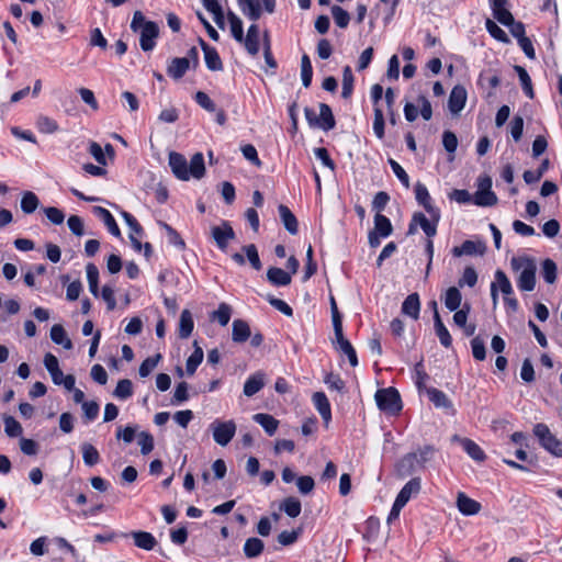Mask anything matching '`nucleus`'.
<instances>
[{"mask_svg":"<svg viewBox=\"0 0 562 562\" xmlns=\"http://www.w3.org/2000/svg\"><path fill=\"white\" fill-rule=\"evenodd\" d=\"M168 159L172 173L179 180L201 179L205 173L204 158L201 153L194 154L190 164L182 154L177 151H170Z\"/></svg>","mask_w":562,"mask_h":562,"instance_id":"obj_1","label":"nucleus"},{"mask_svg":"<svg viewBox=\"0 0 562 562\" xmlns=\"http://www.w3.org/2000/svg\"><path fill=\"white\" fill-rule=\"evenodd\" d=\"M510 266L519 272L518 286L521 291H532L536 285V263L528 257H513Z\"/></svg>","mask_w":562,"mask_h":562,"instance_id":"obj_2","label":"nucleus"},{"mask_svg":"<svg viewBox=\"0 0 562 562\" xmlns=\"http://www.w3.org/2000/svg\"><path fill=\"white\" fill-rule=\"evenodd\" d=\"M374 400L379 409L385 414L397 415L402 411L401 396L393 387L378 390Z\"/></svg>","mask_w":562,"mask_h":562,"instance_id":"obj_3","label":"nucleus"},{"mask_svg":"<svg viewBox=\"0 0 562 562\" xmlns=\"http://www.w3.org/2000/svg\"><path fill=\"white\" fill-rule=\"evenodd\" d=\"M533 434L539 439L540 445L555 457H562V441H560L544 424H537L533 427Z\"/></svg>","mask_w":562,"mask_h":562,"instance_id":"obj_4","label":"nucleus"},{"mask_svg":"<svg viewBox=\"0 0 562 562\" xmlns=\"http://www.w3.org/2000/svg\"><path fill=\"white\" fill-rule=\"evenodd\" d=\"M492 179L487 176L479 178L474 203L479 206H493L497 203L496 194L491 190Z\"/></svg>","mask_w":562,"mask_h":562,"instance_id":"obj_5","label":"nucleus"},{"mask_svg":"<svg viewBox=\"0 0 562 562\" xmlns=\"http://www.w3.org/2000/svg\"><path fill=\"white\" fill-rule=\"evenodd\" d=\"M241 12L250 20L257 21L261 15L260 4L255 0H237ZM265 10L272 13L276 7V0H262Z\"/></svg>","mask_w":562,"mask_h":562,"instance_id":"obj_6","label":"nucleus"},{"mask_svg":"<svg viewBox=\"0 0 562 562\" xmlns=\"http://www.w3.org/2000/svg\"><path fill=\"white\" fill-rule=\"evenodd\" d=\"M235 239L236 234L228 222H222L213 227V240L222 251L226 252L229 244Z\"/></svg>","mask_w":562,"mask_h":562,"instance_id":"obj_7","label":"nucleus"},{"mask_svg":"<svg viewBox=\"0 0 562 562\" xmlns=\"http://www.w3.org/2000/svg\"><path fill=\"white\" fill-rule=\"evenodd\" d=\"M139 32V45L144 52L153 50L156 46V38L159 35V27L155 22L145 24Z\"/></svg>","mask_w":562,"mask_h":562,"instance_id":"obj_8","label":"nucleus"},{"mask_svg":"<svg viewBox=\"0 0 562 562\" xmlns=\"http://www.w3.org/2000/svg\"><path fill=\"white\" fill-rule=\"evenodd\" d=\"M452 442L459 443L467 454L476 462H483L486 459V454L481 449V447L474 442L473 440L464 437H460L459 435H453L451 437Z\"/></svg>","mask_w":562,"mask_h":562,"instance_id":"obj_9","label":"nucleus"},{"mask_svg":"<svg viewBox=\"0 0 562 562\" xmlns=\"http://www.w3.org/2000/svg\"><path fill=\"white\" fill-rule=\"evenodd\" d=\"M236 432V424L233 420L218 423L213 428V439L221 446H226Z\"/></svg>","mask_w":562,"mask_h":562,"instance_id":"obj_10","label":"nucleus"},{"mask_svg":"<svg viewBox=\"0 0 562 562\" xmlns=\"http://www.w3.org/2000/svg\"><path fill=\"white\" fill-rule=\"evenodd\" d=\"M456 506L458 510L464 516L477 515L482 509V505L477 501L469 497L463 492H459L457 494Z\"/></svg>","mask_w":562,"mask_h":562,"instance_id":"obj_11","label":"nucleus"},{"mask_svg":"<svg viewBox=\"0 0 562 562\" xmlns=\"http://www.w3.org/2000/svg\"><path fill=\"white\" fill-rule=\"evenodd\" d=\"M336 348L344 352L352 367L358 364L356 351L349 340L344 337L342 326L334 328Z\"/></svg>","mask_w":562,"mask_h":562,"instance_id":"obj_12","label":"nucleus"},{"mask_svg":"<svg viewBox=\"0 0 562 562\" xmlns=\"http://www.w3.org/2000/svg\"><path fill=\"white\" fill-rule=\"evenodd\" d=\"M467 90L462 86H456L450 92L449 100H448V108L452 114H459L467 101Z\"/></svg>","mask_w":562,"mask_h":562,"instance_id":"obj_13","label":"nucleus"},{"mask_svg":"<svg viewBox=\"0 0 562 562\" xmlns=\"http://www.w3.org/2000/svg\"><path fill=\"white\" fill-rule=\"evenodd\" d=\"M121 537H123V538L132 537L134 540V544L137 548L146 550V551L153 550L157 544L156 538L150 532H147V531L139 530V531H132L131 533L123 532V533H121Z\"/></svg>","mask_w":562,"mask_h":562,"instance_id":"obj_14","label":"nucleus"},{"mask_svg":"<svg viewBox=\"0 0 562 562\" xmlns=\"http://www.w3.org/2000/svg\"><path fill=\"white\" fill-rule=\"evenodd\" d=\"M191 66V59L188 57L172 58L167 67V74L175 80L181 79Z\"/></svg>","mask_w":562,"mask_h":562,"instance_id":"obj_15","label":"nucleus"},{"mask_svg":"<svg viewBox=\"0 0 562 562\" xmlns=\"http://www.w3.org/2000/svg\"><path fill=\"white\" fill-rule=\"evenodd\" d=\"M417 224L420 225L422 229L428 237H432L436 235V225L431 224L429 220L423 213H415L413 215L412 223L408 227V234L413 235L416 233Z\"/></svg>","mask_w":562,"mask_h":562,"instance_id":"obj_16","label":"nucleus"},{"mask_svg":"<svg viewBox=\"0 0 562 562\" xmlns=\"http://www.w3.org/2000/svg\"><path fill=\"white\" fill-rule=\"evenodd\" d=\"M266 384V374L261 371H258L250 375L245 384L243 392L246 396L250 397L258 393Z\"/></svg>","mask_w":562,"mask_h":562,"instance_id":"obj_17","label":"nucleus"},{"mask_svg":"<svg viewBox=\"0 0 562 562\" xmlns=\"http://www.w3.org/2000/svg\"><path fill=\"white\" fill-rule=\"evenodd\" d=\"M415 194L416 200L425 207L431 217L437 221L439 218V211L431 205L427 188L422 183H417L415 187Z\"/></svg>","mask_w":562,"mask_h":562,"instance_id":"obj_18","label":"nucleus"},{"mask_svg":"<svg viewBox=\"0 0 562 562\" xmlns=\"http://www.w3.org/2000/svg\"><path fill=\"white\" fill-rule=\"evenodd\" d=\"M93 213L97 215L106 226L108 231L115 237L121 236V231L109 210L102 206H94Z\"/></svg>","mask_w":562,"mask_h":562,"instance_id":"obj_19","label":"nucleus"},{"mask_svg":"<svg viewBox=\"0 0 562 562\" xmlns=\"http://www.w3.org/2000/svg\"><path fill=\"white\" fill-rule=\"evenodd\" d=\"M485 247L482 243H475L472 240H465L461 246H456L452 248V255L456 257H461L464 255H483Z\"/></svg>","mask_w":562,"mask_h":562,"instance_id":"obj_20","label":"nucleus"},{"mask_svg":"<svg viewBox=\"0 0 562 562\" xmlns=\"http://www.w3.org/2000/svg\"><path fill=\"white\" fill-rule=\"evenodd\" d=\"M422 486V482L419 477H413L409 480L403 488L400 491L396 501L401 502L402 504L406 505L407 502L411 499L413 495H416L419 493Z\"/></svg>","mask_w":562,"mask_h":562,"instance_id":"obj_21","label":"nucleus"},{"mask_svg":"<svg viewBox=\"0 0 562 562\" xmlns=\"http://www.w3.org/2000/svg\"><path fill=\"white\" fill-rule=\"evenodd\" d=\"M280 218L285 227V229L291 234L295 235L299 231V223L295 215L291 212V210L283 204H280L279 207Z\"/></svg>","mask_w":562,"mask_h":562,"instance_id":"obj_22","label":"nucleus"},{"mask_svg":"<svg viewBox=\"0 0 562 562\" xmlns=\"http://www.w3.org/2000/svg\"><path fill=\"white\" fill-rule=\"evenodd\" d=\"M313 403L327 425L331 418L330 404L323 392H316L313 394Z\"/></svg>","mask_w":562,"mask_h":562,"instance_id":"obj_23","label":"nucleus"},{"mask_svg":"<svg viewBox=\"0 0 562 562\" xmlns=\"http://www.w3.org/2000/svg\"><path fill=\"white\" fill-rule=\"evenodd\" d=\"M420 311V302L417 293L409 294L402 304V313L412 317L413 319H418Z\"/></svg>","mask_w":562,"mask_h":562,"instance_id":"obj_24","label":"nucleus"},{"mask_svg":"<svg viewBox=\"0 0 562 562\" xmlns=\"http://www.w3.org/2000/svg\"><path fill=\"white\" fill-rule=\"evenodd\" d=\"M245 48L250 55H257L259 52V27L251 24L247 31L246 37L243 40Z\"/></svg>","mask_w":562,"mask_h":562,"instance_id":"obj_25","label":"nucleus"},{"mask_svg":"<svg viewBox=\"0 0 562 562\" xmlns=\"http://www.w3.org/2000/svg\"><path fill=\"white\" fill-rule=\"evenodd\" d=\"M250 327L243 319H235L232 328V339L234 342H245L250 337Z\"/></svg>","mask_w":562,"mask_h":562,"instance_id":"obj_26","label":"nucleus"},{"mask_svg":"<svg viewBox=\"0 0 562 562\" xmlns=\"http://www.w3.org/2000/svg\"><path fill=\"white\" fill-rule=\"evenodd\" d=\"M316 126L323 128L324 131H329L335 126L333 112L330 108L325 103L319 104V116L317 119Z\"/></svg>","mask_w":562,"mask_h":562,"instance_id":"obj_27","label":"nucleus"},{"mask_svg":"<svg viewBox=\"0 0 562 562\" xmlns=\"http://www.w3.org/2000/svg\"><path fill=\"white\" fill-rule=\"evenodd\" d=\"M268 280L274 285H288L291 283V274L281 268H269L267 271Z\"/></svg>","mask_w":562,"mask_h":562,"instance_id":"obj_28","label":"nucleus"},{"mask_svg":"<svg viewBox=\"0 0 562 562\" xmlns=\"http://www.w3.org/2000/svg\"><path fill=\"white\" fill-rule=\"evenodd\" d=\"M254 420L258 423L270 436L277 431L279 426V420L269 414L258 413L254 415Z\"/></svg>","mask_w":562,"mask_h":562,"instance_id":"obj_29","label":"nucleus"},{"mask_svg":"<svg viewBox=\"0 0 562 562\" xmlns=\"http://www.w3.org/2000/svg\"><path fill=\"white\" fill-rule=\"evenodd\" d=\"M50 339L55 344L63 346L67 350L72 348L71 340L68 338L64 327L59 324H56L50 328Z\"/></svg>","mask_w":562,"mask_h":562,"instance_id":"obj_30","label":"nucleus"},{"mask_svg":"<svg viewBox=\"0 0 562 562\" xmlns=\"http://www.w3.org/2000/svg\"><path fill=\"white\" fill-rule=\"evenodd\" d=\"M265 544L256 537L248 538L244 544V553L247 558H256L262 553Z\"/></svg>","mask_w":562,"mask_h":562,"instance_id":"obj_31","label":"nucleus"},{"mask_svg":"<svg viewBox=\"0 0 562 562\" xmlns=\"http://www.w3.org/2000/svg\"><path fill=\"white\" fill-rule=\"evenodd\" d=\"M2 420L4 424V432L8 437L15 438L22 435V425L14 417L4 414L2 415Z\"/></svg>","mask_w":562,"mask_h":562,"instance_id":"obj_32","label":"nucleus"},{"mask_svg":"<svg viewBox=\"0 0 562 562\" xmlns=\"http://www.w3.org/2000/svg\"><path fill=\"white\" fill-rule=\"evenodd\" d=\"M417 453H407L397 464V472L401 476H407L415 470Z\"/></svg>","mask_w":562,"mask_h":562,"instance_id":"obj_33","label":"nucleus"},{"mask_svg":"<svg viewBox=\"0 0 562 562\" xmlns=\"http://www.w3.org/2000/svg\"><path fill=\"white\" fill-rule=\"evenodd\" d=\"M202 360H203V350L198 345V342L194 341V350L188 358L187 364H186L187 373L189 375H192L195 372V370L198 369V367L201 364Z\"/></svg>","mask_w":562,"mask_h":562,"instance_id":"obj_34","label":"nucleus"},{"mask_svg":"<svg viewBox=\"0 0 562 562\" xmlns=\"http://www.w3.org/2000/svg\"><path fill=\"white\" fill-rule=\"evenodd\" d=\"M435 330L436 334L441 342L442 346L446 348L450 347L452 344V338L447 329V327L443 325L439 312H436L435 315Z\"/></svg>","mask_w":562,"mask_h":562,"instance_id":"obj_35","label":"nucleus"},{"mask_svg":"<svg viewBox=\"0 0 562 562\" xmlns=\"http://www.w3.org/2000/svg\"><path fill=\"white\" fill-rule=\"evenodd\" d=\"M462 295L458 288L451 286L446 291L445 305L449 311H457L461 305Z\"/></svg>","mask_w":562,"mask_h":562,"instance_id":"obj_36","label":"nucleus"},{"mask_svg":"<svg viewBox=\"0 0 562 562\" xmlns=\"http://www.w3.org/2000/svg\"><path fill=\"white\" fill-rule=\"evenodd\" d=\"M393 227L390 220L386 216L376 213L374 216L373 232H376V234H379L382 237H387L389 235H391Z\"/></svg>","mask_w":562,"mask_h":562,"instance_id":"obj_37","label":"nucleus"},{"mask_svg":"<svg viewBox=\"0 0 562 562\" xmlns=\"http://www.w3.org/2000/svg\"><path fill=\"white\" fill-rule=\"evenodd\" d=\"M89 290L92 295H99V270L95 265L88 263L86 267Z\"/></svg>","mask_w":562,"mask_h":562,"instance_id":"obj_38","label":"nucleus"},{"mask_svg":"<svg viewBox=\"0 0 562 562\" xmlns=\"http://www.w3.org/2000/svg\"><path fill=\"white\" fill-rule=\"evenodd\" d=\"M81 452L83 462L88 467H93L100 461L99 451L91 443L83 442L81 445Z\"/></svg>","mask_w":562,"mask_h":562,"instance_id":"obj_39","label":"nucleus"},{"mask_svg":"<svg viewBox=\"0 0 562 562\" xmlns=\"http://www.w3.org/2000/svg\"><path fill=\"white\" fill-rule=\"evenodd\" d=\"M193 330V319L188 310L182 311L179 322V337L188 338Z\"/></svg>","mask_w":562,"mask_h":562,"instance_id":"obj_40","label":"nucleus"},{"mask_svg":"<svg viewBox=\"0 0 562 562\" xmlns=\"http://www.w3.org/2000/svg\"><path fill=\"white\" fill-rule=\"evenodd\" d=\"M427 394L429 400L434 403L436 407L441 408H450L452 407L451 401L447 397V395L437 389H428Z\"/></svg>","mask_w":562,"mask_h":562,"instance_id":"obj_41","label":"nucleus"},{"mask_svg":"<svg viewBox=\"0 0 562 562\" xmlns=\"http://www.w3.org/2000/svg\"><path fill=\"white\" fill-rule=\"evenodd\" d=\"M38 204L40 200L35 193L32 191H26L23 193L21 199V209L24 213H33L38 207Z\"/></svg>","mask_w":562,"mask_h":562,"instance_id":"obj_42","label":"nucleus"},{"mask_svg":"<svg viewBox=\"0 0 562 562\" xmlns=\"http://www.w3.org/2000/svg\"><path fill=\"white\" fill-rule=\"evenodd\" d=\"M36 127L43 134H53L58 131L57 122L46 115H40L37 117Z\"/></svg>","mask_w":562,"mask_h":562,"instance_id":"obj_43","label":"nucleus"},{"mask_svg":"<svg viewBox=\"0 0 562 562\" xmlns=\"http://www.w3.org/2000/svg\"><path fill=\"white\" fill-rule=\"evenodd\" d=\"M280 508L286 513L288 516L295 518L301 514V502L295 497H286Z\"/></svg>","mask_w":562,"mask_h":562,"instance_id":"obj_44","label":"nucleus"},{"mask_svg":"<svg viewBox=\"0 0 562 562\" xmlns=\"http://www.w3.org/2000/svg\"><path fill=\"white\" fill-rule=\"evenodd\" d=\"M113 395L119 400H127L133 395V384L128 379H122L117 382Z\"/></svg>","mask_w":562,"mask_h":562,"instance_id":"obj_45","label":"nucleus"},{"mask_svg":"<svg viewBox=\"0 0 562 562\" xmlns=\"http://www.w3.org/2000/svg\"><path fill=\"white\" fill-rule=\"evenodd\" d=\"M514 69H515V71L517 72V75L519 77V80H520V83H521V87H522L525 93L530 99H532L535 94H533L531 79H530L528 72L521 66H515Z\"/></svg>","mask_w":562,"mask_h":562,"instance_id":"obj_46","label":"nucleus"},{"mask_svg":"<svg viewBox=\"0 0 562 562\" xmlns=\"http://www.w3.org/2000/svg\"><path fill=\"white\" fill-rule=\"evenodd\" d=\"M494 283H496L497 290L499 289L501 292L504 294V297L513 294L512 283L507 276L502 270H497L495 272Z\"/></svg>","mask_w":562,"mask_h":562,"instance_id":"obj_47","label":"nucleus"},{"mask_svg":"<svg viewBox=\"0 0 562 562\" xmlns=\"http://www.w3.org/2000/svg\"><path fill=\"white\" fill-rule=\"evenodd\" d=\"M353 89V75L351 68L349 66H345L342 70V91L341 95L345 99H348Z\"/></svg>","mask_w":562,"mask_h":562,"instance_id":"obj_48","label":"nucleus"},{"mask_svg":"<svg viewBox=\"0 0 562 562\" xmlns=\"http://www.w3.org/2000/svg\"><path fill=\"white\" fill-rule=\"evenodd\" d=\"M541 273L544 281L549 284H552L557 280V265L551 259H546L542 262Z\"/></svg>","mask_w":562,"mask_h":562,"instance_id":"obj_49","label":"nucleus"},{"mask_svg":"<svg viewBox=\"0 0 562 562\" xmlns=\"http://www.w3.org/2000/svg\"><path fill=\"white\" fill-rule=\"evenodd\" d=\"M229 29L234 38L238 42H243L244 40V31L241 20L236 16L234 13H228Z\"/></svg>","mask_w":562,"mask_h":562,"instance_id":"obj_50","label":"nucleus"},{"mask_svg":"<svg viewBox=\"0 0 562 562\" xmlns=\"http://www.w3.org/2000/svg\"><path fill=\"white\" fill-rule=\"evenodd\" d=\"M301 76L303 86L308 88L312 82L313 69L307 55H303L301 59Z\"/></svg>","mask_w":562,"mask_h":562,"instance_id":"obj_51","label":"nucleus"},{"mask_svg":"<svg viewBox=\"0 0 562 562\" xmlns=\"http://www.w3.org/2000/svg\"><path fill=\"white\" fill-rule=\"evenodd\" d=\"M548 167H549V160L546 159V160L542 161V164H541V166L539 167L538 170H536V171H531V170L525 171L524 176H522L525 182L530 184V183H535V182L539 181L542 178L543 173L547 171Z\"/></svg>","mask_w":562,"mask_h":562,"instance_id":"obj_52","label":"nucleus"},{"mask_svg":"<svg viewBox=\"0 0 562 562\" xmlns=\"http://www.w3.org/2000/svg\"><path fill=\"white\" fill-rule=\"evenodd\" d=\"M232 312L233 310L228 304L222 303L218 308L213 312V318H216L222 326H226L231 319Z\"/></svg>","mask_w":562,"mask_h":562,"instance_id":"obj_53","label":"nucleus"},{"mask_svg":"<svg viewBox=\"0 0 562 562\" xmlns=\"http://www.w3.org/2000/svg\"><path fill=\"white\" fill-rule=\"evenodd\" d=\"M243 250L245 251L246 257L249 260L251 267L255 270H260L262 266H261V261H260V258L258 255L257 247L254 244H249V245L244 246Z\"/></svg>","mask_w":562,"mask_h":562,"instance_id":"obj_54","label":"nucleus"},{"mask_svg":"<svg viewBox=\"0 0 562 562\" xmlns=\"http://www.w3.org/2000/svg\"><path fill=\"white\" fill-rule=\"evenodd\" d=\"M161 356L158 353L154 357L146 358L142 364L139 366V375L145 378L151 373V371L157 367Z\"/></svg>","mask_w":562,"mask_h":562,"instance_id":"obj_55","label":"nucleus"},{"mask_svg":"<svg viewBox=\"0 0 562 562\" xmlns=\"http://www.w3.org/2000/svg\"><path fill=\"white\" fill-rule=\"evenodd\" d=\"M331 14L335 20V23L339 27H341V29L347 27L349 20H350V15L346 10H344L342 8H340L338 5H334L331 8Z\"/></svg>","mask_w":562,"mask_h":562,"instance_id":"obj_56","label":"nucleus"},{"mask_svg":"<svg viewBox=\"0 0 562 562\" xmlns=\"http://www.w3.org/2000/svg\"><path fill=\"white\" fill-rule=\"evenodd\" d=\"M137 442L140 446V452L143 454H148L154 449V438L149 432H139L137 436Z\"/></svg>","mask_w":562,"mask_h":562,"instance_id":"obj_57","label":"nucleus"},{"mask_svg":"<svg viewBox=\"0 0 562 562\" xmlns=\"http://www.w3.org/2000/svg\"><path fill=\"white\" fill-rule=\"evenodd\" d=\"M121 216L123 217L125 224L130 228V233H133V235L142 236L143 228L140 224L137 222V220L128 212L122 211Z\"/></svg>","mask_w":562,"mask_h":562,"instance_id":"obj_58","label":"nucleus"},{"mask_svg":"<svg viewBox=\"0 0 562 562\" xmlns=\"http://www.w3.org/2000/svg\"><path fill=\"white\" fill-rule=\"evenodd\" d=\"M476 281H477V274H476V271L474 270V268L467 267L463 271L462 277L458 281V284L461 288L463 285H469L472 288L476 284Z\"/></svg>","mask_w":562,"mask_h":562,"instance_id":"obj_59","label":"nucleus"},{"mask_svg":"<svg viewBox=\"0 0 562 562\" xmlns=\"http://www.w3.org/2000/svg\"><path fill=\"white\" fill-rule=\"evenodd\" d=\"M486 29L488 33L499 42L508 43L507 34L492 20H486Z\"/></svg>","mask_w":562,"mask_h":562,"instance_id":"obj_60","label":"nucleus"},{"mask_svg":"<svg viewBox=\"0 0 562 562\" xmlns=\"http://www.w3.org/2000/svg\"><path fill=\"white\" fill-rule=\"evenodd\" d=\"M471 347L473 357L476 360L483 361L486 358V349L484 346V341L480 337H474L471 340Z\"/></svg>","mask_w":562,"mask_h":562,"instance_id":"obj_61","label":"nucleus"},{"mask_svg":"<svg viewBox=\"0 0 562 562\" xmlns=\"http://www.w3.org/2000/svg\"><path fill=\"white\" fill-rule=\"evenodd\" d=\"M159 225L166 232L170 244H172L177 247L184 246V243L181 239V237L179 236V234L170 225H168L167 223H164V222H160Z\"/></svg>","mask_w":562,"mask_h":562,"instance_id":"obj_62","label":"nucleus"},{"mask_svg":"<svg viewBox=\"0 0 562 562\" xmlns=\"http://www.w3.org/2000/svg\"><path fill=\"white\" fill-rule=\"evenodd\" d=\"M89 154L95 159L101 166L106 165L105 153L97 142H91L88 148Z\"/></svg>","mask_w":562,"mask_h":562,"instance_id":"obj_63","label":"nucleus"},{"mask_svg":"<svg viewBox=\"0 0 562 562\" xmlns=\"http://www.w3.org/2000/svg\"><path fill=\"white\" fill-rule=\"evenodd\" d=\"M296 485H297L299 491L302 494H308L314 490L315 482L312 476L303 475V476L297 477Z\"/></svg>","mask_w":562,"mask_h":562,"instance_id":"obj_64","label":"nucleus"}]
</instances>
